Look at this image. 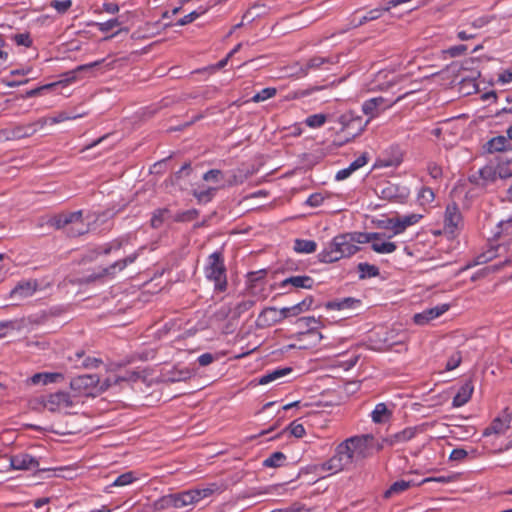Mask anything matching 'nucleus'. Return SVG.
Returning a JSON list of instances; mask_svg holds the SVG:
<instances>
[{"label": "nucleus", "mask_w": 512, "mask_h": 512, "mask_svg": "<svg viewBox=\"0 0 512 512\" xmlns=\"http://www.w3.org/2000/svg\"><path fill=\"white\" fill-rule=\"evenodd\" d=\"M374 436L372 434L356 435L339 443L333 455L321 463L318 469L329 475L350 471L353 466L371 455Z\"/></svg>", "instance_id": "obj_1"}, {"label": "nucleus", "mask_w": 512, "mask_h": 512, "mask_svg": "<svg viewBox=\"0 0 512 512\" xmlns=\"http://www.w3.org/2000/svg\"><path fill=\"white\" fill-rule=\"evenodd\" d=\"M367 240V236L362 232L337 235L318 254V259L320 262L333 263L342 258L350 257L359 250L358 244H364Z\"/></svg>", "instance_id": "obj_2"}, {"label": "nucleus", "mask_w": 512, "mask_h": 512, "mask_svg": "<svg viewBox=\"0 0 512 512\" xmlns=\"http://www.w3.org/2000/svg\"><path fill=\"white\" fill-rule=\"evenodd\" d=\"M404 96H400L395 100V103L400 101ZM393 103H388L387 99L384 97H375L366 100L362 104V112L368 116V120L364 125L361 124V117L355 116L352 112H347L341 115L338 119V122L342 125L343 130H347L350 126L357 124V133L360 134L364 131L366 125L370 122V120L379 116L383 111L392 107Z\"/></svg>", "instance_id": "obj_3"}, {"label": "nucleus", "mask_w": 512, "mask_h": 512, "mask_svg": "<svg viewBox=\"0 0 512 512\" xmlns=\"http://www.w3.org/2000/svg\"><path fill=\"white\" fill-rule=\"evenodd\" d=\"M204 274L207 280L214 283L215 290L223 292L227 288V275L224 258L221 252L210 254L204 266Z\"/></svg>", "instance_id": "obj_4"}, {"label": "nucleus", "mask_w": 512, "mask_h": 512, "mask_svg": "<svg viewBox=\"0 0 512 512\" xmlns=\"http://www.w3.org/2000/svg\"><path fill=\"white\" fill-rule=\"evenodd\" d=\"M49 223L56 229H64L72 237L83 235L88 231V225L82 219V211L59 214Z\"/></svg>", "instance_id": "obj_5"}, {"label": "nucleus", "mask_w": 512, "mask_h": 512, "mask_svg": "<svg viewBox=\"0 0 512 512\" xmlns=\"http://www.w3.org/2000/svg\"><path fill=\"white\" fill-rule=\"evenodd\" d=\"M98 375L84 374L73 378L70 381V388L79 395L92 396L98 395Z\"/></svg>", "instance_id": "obj_6"}, {"label": "nucleus", "mask_w": 512, "mask_h": 512, "mask_svg": "<svg viewBox=\"0 0 512 512\" xmlns=\"http://www.w3.org/2000/svg\"><path fill=\"white\" fill-rule=\"evenodd\" d=\"M74 398L67 392L58 391L50 394L43 401L44 407L51 412H60L74 406Z\"/></svg>", "instance_id": "obj_7"}, {"label": "nucleus", "mask_w": 512, "mask_h": 512, "mask_svg": "<svg viewBox=\"0 0 512 512\" xmlns=\"http://www.w3.org/2000/svg\"><path fill=\"white\" fill-rule=\"evenodd\" d=\"M48 122L46 118H40L35 122L25 124V125H17L6 129L4 131V135L8 140H15L30 137L36 133L39 128H43Z\"/></svg>", "instance_id": "obj_8"}, {"label": "nucleus", "mask_w": 512, "mask_h": 512, "mask_svg": "<svg viewBox=\"0 0 512 512\" xmlns=\"http://www.w3.org/2000/svg\"><path fill=\"white\" fill-rule=\"evenodd\" d=\"M426 426V424H421L417 426L406 427L402 431L384 437L383 443H386L388 446H395L409 442L418 434L424 433L426 431Z\"/></svg>", "instance_id": "obj_9"}, {"label": "nucleus", "mask_w": 512, "mask_h": 512, "mask_svg": "<svg viewBox=\"0 0 512 512\" xmlns=\"http://www.w3.org/2000/svg\"><path fill=\"white\" fill-rule=\"evenodd\" d=\"M400 80L401 77L395 74L394 71L383 69L374 75L373 80L367 84V89L370 91L386 90Z\"/></svg>", "instance_id": "obj_10"}, {"label": "nucleus", "mask_w": 512, "mask_h": 512, "mask_svg": "<svg viewBox=\"0 0 512 512\" xmlns=\"http://www.w3.org/2000/svg\"><path fill=\"white\" fill-rule=\"evenodd\" d=\"M421 214L396 215L387 220V228L395 235L403 233L408 227L417 224L422 219Z\"/></svg>", "instance_id": "obj_11"}, {"label": "nucleus", "mask_w": 512, "mask_h": 512, "mask_svg": "<svg viewBox=\"0 0 512 512\" xmlns=\"http://www.w3.org/2000/svg\"><path fill=\"white\" fill-rule=\"evenodd\" d=\"M497 179V169L491 164L485 165L469 176V181L478 187H488Z\"/></svg>", "instance_id": "obj_12"}, {"label": "nucleus", "mask_w": 512, "mask_h": 512, "mask_svg": "<svg viewBox=\"0 0 512 512\" xmlns=\"http://www.w3.org/2000/svg\"><path fill=\"white\" fill-rule=\"evenodd\" d=\"M410 1L411 0H389L385 7L372 9V10L368 11L364 16L359 18V20H357V21H356V18H354L352 20V24L354 27L361 26L368 21H373V20L380 18L384 12H388L392 8H395L404 3H408Z\"/></svg>", "instance_id": "obj_13"}, {"label": "nucleus", "mask_w": 512, "mask_h": 512, "mask_svg": "<svg viewBox=\"0 0 512 512\" xmlns=\"http://www.w3.org/2000/svg\"><path fill=\"white\" fill-rule=\"evenodd\" d=\"M512 425V416L509 409L503 411L502 416L495 418L490 426L484 429L483 436H490L492 434H504Z\"/></svg>", "instance_id": "obj_14"}, {"label": "nucleus", "mask_w": 512, "mask_h": 512, "mask_svg": "<svg viewBox=\"0 0 512 512\" xmlns=\"http://www.w3.org/2000/svg\"><path fill=\"white\" fill-rule=\"evenodd\" d=\"M368 240L366 243H371V248L374 252L379 254H390L396 250V244L386 240L379 233H365Z\"/></svg>", "instance_id": "obj_15"}, {"label": "nucleus", "mask_w": 512, "mask_h": 512, "mask_svg": "<svg viewBox=\"0 0 512 512\" xmlns=\"http://www.w3.org/2000/svg\"><path fill=\"white\" fill-rule=\"evenodd\" d=\"M483 148L487 153L490 154L503 152L507 154L506 157H510L512 160V143L505 136L499 135L491 138L488 142H486Z\"/></svg>", "instance_id": "obj_16"}, {"label": "nucleus", "mask_w": 512, "mask_h": 512, "mask_svg": "<svg viewBox=\"0 0 512 512\" xmlns=\"http://www.w3.org/2000/svg\"><path fill=\"white\" fill-rule=\"evenodd\" d=\"M9 463L14 470H32L37 469L39 466L38 460L26 453L10 456Z\"/></svg>", "instance_id": "obj_17"}, {"label": "nucleus", "mask_w": 512, "mask_h": 512, "mask_svg": "<svg viewBox=\"0 0 512 512\" xmlns=\"http://www.w3.org/2000/svg\"><path fill=\"white\" fill-rule=\"evenodd\" d=\"M449 307V304H441L433 308L426 309L423 312L414 315V322L417 325H426L448 311Z\"/></svg>", "instance_id": "obj_18"}, {"label": "nucleus", "mask_w": 512, "mask_h": 512, "mask_svg": "<svg viewBox=\"0 0 512 512\" xmlns=\"http://www.w3.org/2000/svg\"><path fill=\"white\" fill-rule=\"evenodd\" d=\"M37 287L35 280L21 281L11 290L10 297L15 300L28 298L35 293Z\"/></svg>", "instance_id": "obj_19"}, {"label": "nucleus", "mask_w": 512, "mask_h": 512, "mask_svg": "<svg viewBox=\"0 0 512 512\" xmlns=\"http://www.w3.org/2000/svg\"><path fill=\"white\" fill-rule=\"evenodd\" d=\"M462 216L455 203L448 204L444 214L445 229L453 233L461 224Z\"/></svg>", "instance_id": "obj_20"}, {"label": "nucleus", "mask_w": 512, "mask_h": 512, "mask_svg": "<svg viewBox=\"0 0 512 512\" xmlns=\"http://www.w3.org/2000/svg\"><path fill=\"white\" fill-rule=\"evenodd\" d=\"M339 61V56H329V57H321L315 56L307 62L305 67L300 68L301 76H305L308 74L310 70L322 69L326 64H336Z\"/></svg>", "instance_id": "obj_21"}, {"label": "nucleus", "mask_w": 512, "mask_h": 512, "mask_svg": "<svg viewBox=\"0 0 512 512\" xmlns=\"http://www.w3.org/2000/svg\"><path fill=\"white\" fill-rule=\"evenodd\" d=\"M384 199L394 200L396 202H404L408 195L409 190L406 187H399L395 184H388L381 191Z\"/></svg>", "instance_id": "obj_22"}, {"label": "nucleus", "mask_w": 512, "mask_h": 512, "mask_svg": "<svg viewBox=\"0 0 512 512\" xmlns=\"http://www.w3.org/2000/svg\"><path fill=\"white\" fill-rule=\"evenodd\" d=\"M314 280L310 276L306 275H297V276H291L286 279H284L280 283L281 288H285L288 285L293 286L294 288H303V289H312L314 286Z\"/></svg>", "instance_id": "obj_23"}, {"label": "nucleus", "mask_w": 512, "mask_h": 512, "mask_svg": "<svg viewBox=\"0 0 512 512\" xmlns=\"http://www.w3.org/2000/svg\"><path fill=\"white\" fill-rule=\"evenodd\" d=\"M285 319L283 308L278 310L275 307L265 308L259 315V321L264 325H272Z\"/></svg>", "instance_id": "obj_24"}, {"label": "nucleus", "mask_w": 512, "mask_h": 512, "mask_svg": "<svg viewBox=\"0 0 512 512\" xmlns=\"http://www.w3.org/2000/svg\"><path fill=\"white\" fill-rule=\"evenodd\" d=\"M64 380V375L58 372H42L36 373L31 378L30 381L34 385L42 384L47 385L51 383H58Z\"/></svg>", "instance_id": "obj_25"}, {"label": "nucleus", "mask_w": 512, "mask_h": 512, "mask_svg": "<svg viewBox=\"0 0 512 512\" xmlns=\"http://www.w3.org/2000/svg\"><path fill=\"white\" fill-rule=\"evenodd\" d=\"M392 417V410L385 403H378L371 412V419L376 424L388 422Z\"/></svg>", "instance_id": "obj_26"}, {"label": "nucleus", "mask_w": 512, "mask_h": 512, "mask_svg": "<svg viewBox=\"0 0 512 512\" xmlns=\"http://www.w3.org/2000/svg\"><path fill=\"white\" fill-rule=\"evenodd\" d=\"M367 163L366 155H361L356 160H354L347 168L341 169L336 174L337 180H344L348 178L353 172L363 167Z\"/></svg>", "instance_id": "obj_27"}, {"label": "nucleus", "mask_w": 512, "mask_h": 512, "mask_svg": "<svg viewBox=\"0 0 512 512\" xmlns=\"http://www.w3.org/2000/svg\"><path fill=\"white\" fill-rule=\"evenodd\" d=\"M473 393V386L467 382L458 390L457 394L453 398V406L461 407L465 405Z\"/></svg>", "instance_id": "obj_28"}, {"label": "nucleus", "mask_w": 512, "mask_h": 512, "mask_svg": "<svg viewBox=\"0 0 512 512\" xmlns=\"http://www.w3.org/2000/svg\"><path fill=\"white\" fill-rule=\"evenodd\" d=\"M291 371L292 370L289 367L277 368V369H274L273 371H269L259 378V384L260 385L269 384L273 381H276V380L288 375Z\"/></svg>", "instance_id": "obj_29"}, {"label": "nucleus", "mask_w": 512, "mask_h": 512, "mask_svg": "<svg viewBox=\"0 0 512 512\" xmlns=\"http://www.w3.org/2000/svg\"><path fill=\"white\" fill-rule=\"evenodd\" d=\"M414 485H415V483L413 481H405V480L396 481L389 487L388 490L385 491L384 497L390 498L392 496L399 495Z\"/></svg>", "instance_id": "obj_30"}, {"label": "nucleus", "mask_w": 512, "mask_h": 512, "mask_svg": "<svg viewBox=\"0 0 512 512\" xmlns=\"http://www.w3.org/2000/svg\"><path fill=\"white\" fill-rule=\"evenodd\" d=\"M174 496V508H184L190 505L196 504L192 495L191 490H187L181 493L173 494Z\"/></svg>", "instance_id": "obj_31"}, {"label": "nucleus", "mask_w": 512, "mask_h": 512, "mask_svg": "<svg viewBox=\"0 0 512 512\" xmlns=\"http://www.w3.org/2000/svg\"><path fill=\"white\" fill-rule=\"evenodd\" d=\"M361 304V301L355 298H344L339 301H332L327 304V308L335 310L352 309Z\"/></svg>", "instance_id": "obj_32"}, {"label": "nucleus", "mask_w": 512, "mask_h": 512, "mask_svg": "<svg viewBox=\"0 0 512 512\" xmlns=\"http://www.w3.org/2000/svg\"><path fill=\"white\" fill-rule=\"evenodd\" d=\"M139 377V374L136 373V372H133L131 377H129V379L133 378V379H137ZM128 380V377H116L114 379H110V378H106L105 380L101 381L100 378L98 377V395H100L101 393L105 392L106 390H108L112 385L120 382V381H126Z\"/></svg>", "instance_id": "obj_33"}, {"label": "nucleus", "mask_w": 512, "mask_h": 512, "mask_svg": "<svg viewBox=\"0 0 512 512\" xmlns=\"http://www.w3.org/2000/svg\"><path fill=\"white\" fill-rule=\"evenodd\" d=\"M218 490V485L213 483L205 487L191 489L195 503L211 496L215 491Z\"/></svg>", "instance_id": "obj_34"}, {"label": "nucleus", "mask_w": 512, "mask_h": 512, "mask_svg": "<svg viewBox=\"0 0 512 512\" xmlns=\"http://www.w3.org/2000/svg\"><path fill=\"white\" fill-rule=\"evenodd\" d=\"M218 490V485L213 483L205 487L191 489L195 503L211 496L215 491Z\"/></svg>", "instance_id": "obj_35"}, {"label": "nucleus", "mask_w": 512, "mask_h": 512, "mask_svg": "<svg viewBox=\"0 0 512 512\" xmlns=\"http://www.w3.org/2000/svg\"><path fill=\"white\" fill-rule=\"evenodd\" d=\"M497 169V178L506 179L512 176V160L510 157L505 159L499 158V165Z\"/></svg>", "instance_id": "obj_36"}, {"label": "nucleus", "mask_w": 512, "mask_h": 512, "mask_svg": "<svg viewBox=\"0 0 512 512\" xmlns=\"http://www.w3.org/2000/svg\"><path fill=\"white\" fill-rule=\"evenodd\" d=\"M316 242L312 240L297 239L294 243V250L298 253H312L316 250Z\"/></svg>", "instance_id": "obj_37"}, {"label": "nucleus", "mask_w": 512, "mask_h": 512, "mask_svg": "<svg viewBox=\"0 0 512 512\" xmlns=\"http://www.w3.org/2000/svg\"><path fill=\"white\" fill-rule=\"evenodd\" d=\"M358 271L360 273L359 278L365 279L367 277H376L379 275V269L375 265H371L368 263H359Z\"/></svg>", "instance_id": "obj_38"}, {"label": "nucleus", "mask_w": 512, "mask_h": 512, "mask_svg": "<svg viewBox=\"0 0 512 512\" xmlns=\"http://www.w3.org/2000/svg\"><path fill=\"white\" fill-rule=\"evenodd\" d=\"M174 496L173 494L165 495L153 503L154 511H162L169 508H174Z\"/></svg>", "instance_id": "obj_39"}, {"label": "nucleus", "mask_w": 512, "mask_h": 512, "mask_svg": "<svg viewBox=\"0 0 512 512\" xmlns=\"http://www.w3.org/2000/svg\"><path fill=\"white\" fill-rule=\"evenodd\" d=\"M286 460V456L282 452H274L268 458L263 461L265 467L276 468L283 465Z\"/></svg>", "instance_id": "obj_40"}, {"label": "nucleus", "mask_w": 512, "mask_h": 512, "mask_svg": "<svg viewBox=\"0 0 512 512\" xmlns=\"http://www.w3.org/2000/svg\"><path fill=\"white\" fill-rule=\"evenodd\" d=\"M138 257V253L127 256L123 260L117 261L106 269V274H113L116 270H123L128 264H132Z\"/></svg>", "instance_id": "obj_41"}, {"label": "nucleus", "mask_w": 512, "mask_h": 512, "mask_svg": "<svg viewBox=\"0 0 512 512\" xmlns=\"http://www.w3.org/2000/svg\"><path fill=\"white\" fill-rule=\"evenodd\" d=\"M169 213H170L169 210L166 208L157 209L153 213V216L151 218V226L153 228L161 227L162 224L164 223V221L168 218Z\"/></svg>", "instance_id": "obj_42"}, {"label": "nucleus", "mask_w": 512, "mask_h": 512, "mask_svg": "<svg viewBox=\"0 0 512 512\" xmlns=\"http://www.w3.org/2000/svg\"><path fill=\"white\" fill-rule=\"evenodd\" d=\"M216 192V188L209 187L204 190L196 189L193 191L194 197L198 200V202H209L212 200Z\"/></svg>", "instance_id": "obj_43"}, {"label": "nucleus", "mask_w": 512, "mask_h": 512, "mask_svg": "<svg viewBox=\"0 0 512 512\" xmlns=\"http://www.w3.org/2000/svg\"><path fill=\"white\" fill-rule=\"evenodd\" d=\"M136 477L133 472H126L118 476L109 487H123L133 483Z\"/></svg>", "instance_id": "obj_44"}, {"label": "nucleus", "mask_w": 512, "mask_h": 512, "mask_svg": "<svg viewBox=\"0 0 512 512\" xmlns=\"http://www.w3.org/2000/svg\"><path fill=\"white\" fill-rule=\"evenodd\" d=\"M327 116L325 114H313L306 118L305 124L310 128H319L325 124Z\"/></svg>", "instance_id": "obj_45"}, {"label": "nucleus", "mask_w": 512, "mask_h": 512, "mask_svg": "<svg viewBox=\"0 0 512 512\" xmlns=\"http://www.w3.org/2000/svg\"><path fill=\"white\" fill-rule=\"evenodd\" d=\"M276 92H277L276 88H273V87L264 88L252 97V101L256 102V103L265 101L267 99L274 97L276 95Z\"/></svg>", "instance_id": "obj_46"}, {"label": "nucleus", "mask_w": 512, "mask_h": 512, "mask_svg": "<svg viewBox=\"0 0 512 512\" xmlns=\"http://www.w3.org/2000/svg\"><path fill=\"white\" fill-rule=\"evenodd\" d=\"M499 249H501V246H497L496 248L492 247L491 249L487 250L486 252L480 254L476 258V264H484V263L491 261L498 255L497 251Z\"/></svg>", "instance_id": "obj_47"}, {"label": "nucleus", "mask_w": 512, "mask_h": 512, "mask_svg": "<svg viewBox=\"0 0 512 512\" xmlns=\"http://www.w3.org/2000/svg\"><path fill=\"white\" fill-rule=\"evenodd\" d=\"M205 12H206V9H199V10L192 11L191 13H189V14L185 15L184 17H182L181 19H179L177 22V25H179V26L187 25V24L193 22L194 20H196L197 18H199Z\"/></svg>", "instance_id": "obj_48"}, {"label": "nucleus", "mask_w": 512, "mask_h": 512, "mask_svg": "<svg viewBox=\"0 0 512 512\" xmlns=\"http://www.w3.org/2000/svg\"><path fill=\"white\" fill-rule=\"evenodd\" d=\"M79 117H82V115H70L66 112H59L57 115H55L53 117H49L47 124L48 123L49 124H58V123L66 121V120H72V119H76ZM45 118L47 119V117H45Z\"/></svg>", "instance_id": "obj_49"}, {"label": "nucleus", "mask_w": 512, "mask_h": 512, "mask_svg": "<svg viewBox=\"0 0 512 512\" xmlns=\"http://www.w3.org/2000/svg\"><path fill=\"white\" fill-rule=\"evenodd\" d=\"M254 304H255V301L251 300V299L241 301L234 308V311H233L234 316L239 317L241 314H243L244 312L251 309L254 306Z\"/></svg>", "instance_id": "obj_50"}, {"label": "nucleus", "mask_w": 512, "mask_h": 512, "mask_svg": "<svg viewBox=\"0 0 512 512\" xmlns=\"http://www.w3.org/2000/svg\"><path fill=\"white\" fill-rule=\"evenodd\" d=\"M12 40L18 46L30 47L32 45V40L30 38V34L29 33L15 34V35L12 36Z\"/></svg>", "instance_id": "obj_51"}, {"label": "nucleus", "mask_w": 512, "mask_h": 512, "mask_svg": "<svg viewBox=\"0 0 512 512\" xmlns=\"http://www.w3.org/2000/svg\"><path fill=\"white\" fill-rule=\"evenodd\" d=\"M434 197V192L429 187H423L418 194V198L423 204L431 203Z\"/></svg>", "instance_id": "obj_52"}, {"label": "nucleus", "mask_w": 512, "mask_h": 512, "mask_svg": "<svg viewBox=\"0 0 512 512\" xmlns=\"http://www.w3.org/2000/svg\"><path fill=\"white\" fill-rule=\"evenodd\" d=\"M198 216V211L196 209L187 210L185 212L179 213L175 217V221L177 222H187L196 219Z\"/></svg>", "instance_id": "obj_53"}, {"label": "nucleus", "mask_w": 512, "mask_h": 512, "mask_svg": "<svg viewBox=\"0 0 512 512\" xmlns=\"http://www.w3.org/2000/svg\"><path fill=\"white\" fill-rule=\"evenodd\" d=\"M120 25H121V23L117 18L110 19V20H108L106 22H102V23H96L97 28L101 32H108L116 27H119Z\"/></svg>", "instance_id": "obj_54"}, {"label": "nucleus", "mask_w": 512, "mask_h": 512, "mask_svg": "<svg viewBox=\"0 0 512 512\" xmlns=\"http://www.w3.org/2000/svg\"><path fill=\"white\" fill-rule=\"evenodd\" d=\"M461 361H462L461 353L460 352L453 353L447 360L446 367H445L446 370L451 371V370L457 368L460 365Z\"/></svg>", "instance_id": "obj_55"}, {"label": "nucleus", "mask_w": 512, "mask_h": 512, "mask_svg": "<svg viewBox=\"0 0 512 512\" xmlns=\"http://www.w3.org/2000/svg\"><path fill=\"white\" fill-rule=\"evenodd\" d=\"M51 6L56 9L59 13H65L72 6L71 0H54L51 2Z\"/></svg>", "instance_id": "obj_56"}, {"label": "nucleus", "mask_w": 512, "mask_h": 512, "mask_svg": "<svg viewBox=\"0 0 512 512\" xmlns=\"http://www.w3.org/2000/svg\"><path fill=\"white\" fill-rule=\"evenodd\" d=\"M221 177H222V172L217 169L209 170L203 175V179L207 182H210V181L211 182H219Z\"/></svg>", "instance_id": "obj_57"}, {"label": "nucleus", "mask_w": 512, "mask_h": 512, "mask_svg": "<svg viewBox=\"0 0 512 512\" xmlns=\"http://www.w3.org/2000/svg\"><path fill=\"white\" fill-rule=\"evenodd\" d=\"M289 429L291 434L297 438H301L305 434V428L303 425L296 422H292L289 426Z\"/></svg>", "instance_id": "obj_58"}, {"label": "nucleus", "mask_w": 512, "mask_h": 512, "mask_svg": "<svg viewBox=\"0 0 512 512\" xmlns=\"http://www.w3.org/2000/svg\"><path fill=\"white\" fill-rule=\"evenodd\" d=\"M192 171L191 164L185 163L173 176V181L178 182L182 176H188Z\"/></svg>", "instance_id": "obj_59"}, {"label": "nucleus", "mask_w": 512, "mask_h": 512, "mask_svg": "<svg viewBox=\"0 0 512 512\" xmlns=\"http://www.w3.org/2000/svg\"><path fill=\"white\" fill-rule=\"evenodd\" d=\"M468 453L466 450L462 449V448H456L454 450H452L451 454H450V460H453V461H462L463 459H465L467 457Z\"/></svg>", "instance_id": "obj_60"}, {"label": "nucleus", "mask_w": 512, "mask_h": 512, "mask_svg": "<svg viewBox=\"0 0 512 512\" xmlns=\"http://www.w3.org/2000/svg\"><path fill=\"white\" fill-rule=\"evenodd\" d=\"M101 362V359L95 357H86L82 363V366L87 369L97 368Z\"/></svg>", "instance_id": "obj_61"}, {"label": "nucleus", "mask_w": 512, "mask_h": 512, "mask_svg": "<svg viewBox=\"0 0 512 512\" xmlns=\"http://www.w3.org/2000/svg\"><path fill=\"white\" fill-rule=\"evenodd\" d=\"M123 241L122 240H115L109 244H105L102 247V252L104 254H109L112 250H118L121 248Z\"/></svg>", "instance_id": "obj_62"}, {"label": "nucleus", "mask_w": 512, "mask_h": 512, "mask_svg": "<svg viewBox=\"0 0 512 512\" xmlns=\"http://www.w3.org/2000/svg\"><path fill=\"white\" fill-rule=\"evenodd\" d=\"M215 360V357L211 353H204L198 357V363L200 366H207Z\"/></svg>", "instance_id": "obj_63"}, {"label": "nucleus", "mask_w": 512, "mask_h": 512, "mask_svg": "<svg viewBox=\"0 0 512 512\" xmlns=\"http://www.w3.org/2000/svg\"><path fill=\"white\" fill-rule=\"evenodd\" d=\"M498 81L502 84L512 82V69L505 70L498 76Z\"/></svg>", "instance_id": "obj_64"}]
</instances>
